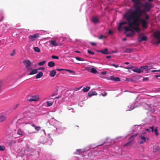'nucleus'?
<instances>
[{
  "label": "nucleus",
  "instance_id": "f257e3e1",
  "mask_svg": "<svg viewBox=\"0 0 160 160\" xmlns=\"http://www.w3.org/2000/svg\"><path fill=\"white\" fill-rule=\"evenodd\" d=\"M130 9L128 12L124 14L123 18H125L127 22H122L119 23L118 29L121 31L122 29V26L128 23V26L132 30H135L137 32L140 31V29L139 28V22L141 20L140 18L137 16L131 13Z\"/></svg>",
  "mask_w": 160,
  "mask_h": 160
},
{
  "label": "nucleus",
  "instance_id": "f03ea898",
  "mask_svg": "<svg viewBox=\"0 0 160 160\" xmlns=\"http://www.w3.org/2000/svg\"><path fill=\"white\" fill-rule=\"evenodd\" d=\"M135 10L130 11L131 13L140 18L143 14L150 11L152 8V3L148 2L143 4L140 0H132Z\"/></svg>",
  "mask_w": 160,
  "mask_h": 160
},
{
  "label": "nucleus",
  "instance_id": "7ed1b4c3",
  "mask_svg": "<svg viewBox=\"0 0 160 160\" xmlns=\"http://www.w3.org/2000/svg\"><path fill=\"white\" fill-rule=\"evenodd\" d=\"M122 29L125 30V33L127 37H131L133 36L135 33V32L133 30H132L128 26L122 27Z\"/></svg>",
  "mask_w": 160,
  "mask_h": 160
},
{
  "label": "nucleus",
  "instance_id": "20e7f679",
  "mask_svg": "<svg viewBox=\"0 0 160 160\" xmlns=\"http://www.w3.org/2000/svg\"><path fill=\"white\" fill-rule=\"evenodd\" d=\"M138 134L136 133L134 135H132L129 138V141L123 145V147H126L128 146H130L131 145L132 142L133 141L134 138L136 137L138 135Z\"/></svg>",
  "mask_w": 160,
  "mask_h": 160
},
{
  "label": "nucleus",
  "instance_id": "39448f33",
  "mask_svg": "<svg viewBox=\"0 0 160 160\" xmlns=\"http://www.w3.org/2000/svg\"><path fill=\"white\" fill-rule=\"evenodd\" d=\"M39 99V96L38 95L30 96L28 98V100L30 102L38 101Z\"/></svg>",
  "mask_w": 160,
  "mask_h": 160
},
{
  "label": "nucleus",
  "instance_id": "423d86ee",
  "mask_svg": "<svg viewBox=\"0 0 160 160\" xmlns=\"http://www.w3.org/2000/svg\"><path fill=\"white\" fill-rule=\"evenodd\" d=\"M154 37L157 40L155 44H158L160 43V32H155L154 34Z\"/></svg>",
  "mask_w": 160,
  "mask_h": 160
},
{
  "label": "nucleus",
  "instance_id": "0eeeda50",
  "mask_svg": "<svg viewBox=\"0 0 160 160\" xmlns=\"http://www.w3.org/2000/svg\"><path fill=\"white\" fill-rule=\"evenodd\" d=\"M39 37V34L38 33L35 34L33 35H30L28 36L29 39L32 41L35 40L37 38Z\"/></svg>",
  "mask_w": 160,
  "mask_h": 160
},
{
  "label": "nucleus",
  "instance_id": "6e6552de",
  "mask_svg": "<svg viewBox=\"0 0 160 160\" xmlns=\"http://www.w3.org/2000/svg\"><path fill=\"white\" fill-rule=\"evenodd\" d=\"M125 68L126 69H132V71L134 72H138L139 73H141L143 72L141 68H134H134L132 67L131 68L130 67H125Z\"/></svg>",
  "mask_w": 160,
  "mask_h": 160
},
{
  "label": "nucleus",
  "instance_id": "1a4fd4ad",
  "mask_svg": "<svg viewBox=\"0 0 160 160\" xmlns=\"http://www.w3.org/2000/svg\"><path fill=\"white\" fill-rule=\"evenodd\" d=\"M23 63L25 65L26 68H28V67H30L31 65V61L28 60H25L23 61Z\"/></svg>",
  "mask_w": 160,
  "mask_h": 160
},
{
  "label": "nucleus",
  "instance_id": "9d476101",
  "mask_svg": "<svg viewBox=\"0 0 160 160\" xmlns=\"http://www.w3.org/2000/svg\"><path fill=\"white\" fill-rule=\"evenodd\" d=\"M98 52H101L103 54L107 55L111 53L108 52V50L107 48H105L104 50H98L97 51Z\"/></svg>",
  "mask_w": 160,
  "mask_h": 160
},
{
  "label": "nucleus",
  "instance_id": "9b49d317",
  "mask_svg": "<svg viewBox=\"0 0 160 160\" xmlns=\"http://www.w3.org/2000/svg\"><path fill=\"white\" fill-rule=\"evenodd\" d=\"M142 26L143 28H146L148 26L147 25L148 23L146 21L145 19H142L141 20Z\"/></svg>",
  "mask_w": 160,
  "mask_h": 160
},
{
  "label": "nucleus",
  "instance_id": "f8f14e48",
  "mask_svg": "<svg viewBox=\"0 0 160 160\" xmlns=\"http://www.w3.org/2000/svg\"><path fill=\"white\" fill-rule=\"evenodd\" d=\"M138 39V42H140L142 41H146L147 40V38L145 36H143L142 37L139 36Z\"/></svg>",
  "mask_w": 160,
  "mask_h": 160
},
{
  "label": "nucleus",
  "instance_id": "ddd939ff",
  "mask_svg": "<svg viewBox=\"0 0 160 160\" xmlns=\"http://www.w3.org/2000/svg\"><path fill=\"white\" fill-rule=\"evenodd\" d=\"M97 94V93L95 91H90L88 93V96L90 97L93 95H96Z\"/></svg>",
  "mask_w": 160,
  "mask_h": 160
},
{
  "label": "nucleus",
  "instance_id": "4468645a",
  "mask_svg": "<svg viewBox=\"0 0 160 160\" xmlns=\"http://www.w3.org/2000/svg\"><path fill=\"white\" fill-rule=\"evenodd\" d=\"M50 44L54 46H57L58 45V43L55 40H52L50 41Z\"/></svg>",
  "mask_w": 160,
  "mask_h": 160
},
{
  "label": "nucleus",
  "instance_id": "2eb2a0df",
  "mask_svg": "<svg viewBox=\"0 0 160 160\" xmlns=\"http://www.w3.org/2000/svg\"><path fill=\"white\" fill-rule=\"evenodd\" d=\"M7 118L6 116L1 115L0 116V122H2L6 120Z\"/></svg>",
  "mask_w": 160,
  "mask_h": 160
},
{
  "label": "nucleus",
  "instance_id": "dca6fc26",
  "mask_svg": "<svg viewBox=\"0 0 160 160\" xmlns=\"http://www.w3.org/2000/svg\"><path fill=\"white\" fill-rule=\"evenodd\" d=\"M139 137L142 140L144 141V142H146L147 140L148 141L149 140L148 138H146L142 135H140L139 136Z\"/></svg>",
  "mask_w": 160,
  "mask_h": 160
},
{
  "label": "nucleus",
  "instance_id": "f3484780",
  "mask_svg": "<svg viewBox=\"0 0 160 160\" xmlns=\"http://www.w3.org/2000/svg\"><path fill=\"white\" fill-rule=\"evenodd\" d=\"M56 71L55 70L53 69L50 72V75L51 77H54L56 74Z\"/></svg>",
  "mask_w": 160,
  "mask_h": 160
},
{
  "label": "nucleus",
  "instance_id": "a211bd4d",
  "mask_svg": "<svg viewBox=\"0 0 160 160\" xmlns=\"http://www.w3.org/2000/svg\"><path fill=\"white\" fill-rule=\"evenodd\" d=\"M48 66L50 67H52L55 66V63L54 62L51 61L48 63Z\"/></svg>",
  "mask_w": 160,
  "mask_h": 160
},
{
  "label": "nucleus",
  "instance_id": "6ab92c4d",
  "mask_svg": "<svg viewBox=\"0 0 160 160\" xmlns=\"http://www.w3.org/2000/svg\"><path fill=\"white\" fill-rule=\"evenodd\" d=\"M92 19L93 22L94 23H97L99 22V19L96 17H92Z\"/></svg>",
  "mask_w": 160,
  "mask_h": 160
},
{
  "label": "nucleus",
  "instance_id": "aec40b11",
  "mask_svg": "<svg viewBox=\"0 0 160 160\" xmlns=\"http://www.w3.org/2000/svg\"><path fill=\"white\" fill-rule=\"evenodd\" d=\"M43 75V73L42 72H39L36 75V78L38 79L41 78Z\"/></svg>",
  "mask_w": 160,
  "mask_h": 160
},
{
  "label": "nucleus",
  "instance_id": "412c9836",
  "mask_svg": "<svg viewBox=\"0 0 160 160\" xmlns=\"http://www.w3.org/2000/svg\"><path fill=\"white\" fill-rule=\"evenodd\" d=\"M38 72L37 69H34L29 74H28V75H32L35 74Z\"/></svg>",
  "mask_w": 160,
  "mask_h": 160
},
{
  "label": "nucleus",
  "instance_id": "4be33fe9",
  "mask_svg": "<svg viewBox=\"0 0 160 160\" xmlns=\"http://www.w3.org/2000/svg\"><path fill=\"white\" fill-rule=\"evenodd\" d=\"M32 126L34 127L35 130L37 131H39L41 129V128L40 126H37L33 124H32Z\"/></svg>",
  "mask_w": 160,
  "mask_h": 160
},
{
  "label": "nucleus",
  "instance_id": "5701e85b",
  "mask_svg": "<svg viewBox=\"0 0 160 160\" xmlns=\"http://www.w3.org/2000/svg\"><path fill=\"white\" fill-rule=\"evenodd\" d=\"M141 69L142 70L145 69L147 70L150 69V68H148V66H142L141 67Z\"/></svg>",
  "mask_w": 160,
  "mask_h": 160
},
{
  "label": "nucleus",
  "instance_id": "b1692460",
  "mask_svg": "<svg viewBox=\"0 0 160 160\" xmlns=\"http://www.w3.org/2000/svg\"><path fill=\"white\" fill-rule=\"evenodd\" d=\"M133 49L131 48H127L126 49L125 51L124 52H125L130 53L132 52Z\"/></svg>",
  "mask_w": 160,
  "mask_h": 160
},
{
  "label": "nucleus",
  "instance_id": "393cba45",
  "mask_svg": "<svg viewBox=\"0 0 160 160\" xmlns=\"http://www.w3.org/2000/svg\"><path fill=\"white\" fill-rule=\"evenodd\" d=\"M91 72L93 73H96L97 72V70L94 68H92L91 69Z\"/></svg>",
  "mask_w": 160,
  "mask_h": 160
},
{
  "label": "nucleus",
  "instance_id": "a878e982",
  "mask_svg": "<svg viewBox=\"0 0 160 160\" xmlns=\"http://www.w3.org/2000/svg\"><path fill=\"white\" fill-rule=\"evenodd\" d=\"M90 87H87L86 88H84L83 89V91L84 92H87L90 89Z\"/></svg>",
  "mask_w": 160,
  "mask_h": 160
},
{
  "label": "nucleus",
  "instance_id": "bb28decb",
  "mask_svg": "<svg viewBox=\"0 0 160 160\" xmlns=\"http://www.w3.org/2000/svg\"><path fill=\"white\" fill-rule=\"evenodd\" d=\"M65 71H68L70 73H71L73 75H75V72L73 71L69 70V69H65Z\"/></svg>",
  "mask_w": 160,
  "mask_h": 160
},
{
  "label": "nucleus",
  "instance_id": "cd10ccee",
  "mask_svg": "<svg viewBox=\"0 0 160 160\" xmlns=\"http://www.w3.org/2000/svg\"><path fill=\"white\" fill-rule=\"evenodd\" d=\"M17 134L20 135L22 136V131L21 129H19L18 132Z\"/></svg>",
  "mask_w": 160,
  "mask_h": 160
},
{
  "label": "nucleus",
  "instance_id": "c85d7f7f",
  "mask_svg": "<svg viewBox=\"0 0 160 160\" xmlns=\"http://www.w3.org/2000/svg\"><path fill=\"white\" fill-rule=\"evenodd\" d=\"M34 50L35 52H40V49L38 47H35L34 48Z\"/></svg>",
  "mask_w": 160,
  "mask_h": 160
},
{
  "label": "nucleus",
  "instance_id": "c756f323",
  "mask_svg": "<svg viewBox=\"0 0 160 160\" xmlns=\"http://www.w3.org/2000/svg\"><path fill=\"white\" fill-rule=\"evenodd\" d=\"M154 132L155 133V134L156 136H158L159 134V133L158 132V130L157 128H155L154 129Z\"/></svg>",
  "mask_w": 160,
  "mask_h": 160
},
{
  "label": "nucleus",
  "instance_id": "7c9ffc66",
  "mask_svg": "<svg viewBox=\"0 0 160 160\" xmlns=\"http://www.w3.org/2000/svg\"><path fill=\"white\" fill-rule=\"evenodd\" d=\"M46 63V61H43L42 62H39L38 64V65L39 66H42L44 64Z\"/></svg>",
  "mask_w": 160,
  "mask_h": 160
},
{
  "label": "nucleus",
  "instance_id": "2f4dec72",
  "mask_svg": "<svg viewBox=\"0 0 160 160\" xmlns=\"http://www.w3.org/2000/svg\"><path fill=\"white\" fill-rule=\"evenodd\" d=\"M46 103H47V106L48 107L50 106L52 104V102L49 101H47Z\"/></svg>",
  "mask_w": 160,
  "mask_h": 160
},
{
  "label": "nucleus",
  "instance_id": "473e14b6",
  "mask_svg": "<svg viewBox=\"0 0 160 160\" xmlns=\"http://www.w3.org/2000/svg\"><path fill=\"white\" fill-rule=\"evenodd\" d=\"M134 78H127L126 80L128 82H133L134 81H133Z\"/></svg>",
  "mask_w": 160,
  "mask_h": 160
},
{
  "label": "nucleus",
  "instance_id": "72a5a7b5",
  "mask_svg": "<svg viewBox=\"0 0 160 160\" xmlns=\"http://www.w3.org/2000/svg\"><path fill=\"white\" fill-rule=\"evenodd\" d=\"M77 152H78L79 153H82L84 152L85 150L83 149H77Z\"/></svg>",
  "mask_w": 160,
  "mask_h": 160
},
{
  "label": "nucleus",
  "instance_id": "f704fd0d",
  "mask_svg": "<svg viewBox=\"0 0 160 160\" xmlns=\"http://www.w3.org/2000/svg\"><path fill=\"white\" fill-rule=\"evenodd\" d=\"M75 58L77 60H78V61H84V59H83L81 58H79V57H76Z\"/></svg>",
  "mask_w": 160,
  "mask_h": 160
},
{
  "label": "nucleus",
  "instance_id": "c9c22d12",
  "mask_svg": "<svg viewBox=\"0 0 160 160\" xmlns=\"http://www.w3.org/2000/svg\"><path fill=\"white\" fill-rule=\"evenodd\" d=\"M5 148L3 146L0 145V150L4 151L5 150Z\"/></svg>",
  "mask_w": 160,
  "mask_h": 160
},
{
  "label": "nucleus",
  "instance_id": "e433bc0d",
  "mask_svg": "<svg viewBox=\"0 0 160 160\" xmlns=\"http://www.w3.org/2000/svg\"><path fill=\"white\" fill-rule=\"evenodd\" d=\"M88 52L90 54L93 55L94 54V52L92 51L91 50H88Z\"/></svg>",
  "mask_w": 160,
  "mask_h": 160
},
{
  "label": "nucleus",
  "instance_id": "4c0bfd02",
  "mask_svg": "<svg viewBox=\"0 0 160 160\" xmlns=\"http://www.w3.org/2000/svg\"><path fill=\"white\" fill-rule=\"evenodd\" d=\"M15 50H13L12 53L10 54V55L12 56H13L15 55Z\"/></svg>",
  "mask_w": 160,
  "mask_h": 160
},
{
  "label": "nucleus",
  "instance_id": "58836bf2",
  "mask_svg": "<svg viewBox=\"0 0 160 160\" xmlns=\"http://www.w3.org/2000/svg\"><path fill=\"white\" fill-rule=\"evenodd\" d=\"M116 78L114 77V76H110V79L112 80V81H115V78Z\"/></svg>",
  "mask_w": 160,
  "mask_h": 160
},
{
  "label": "nucleus",
  "instance_id": "ea45409f",
  "mask_svg": "<svg viewBox=\"0 0 160 160\" xmlns=\"http://www.w3.org/2000/svg\"><path fill=\"white\" fill-rule=\"evenodd\" d=\"M145 20H149V15L148 14H146V17H145Z\"/></svg>",
  "mask_w": 160,
  "mask_h": 160
},
{
  "label": "nucleus",
  "instance_id": "a19ab883",
  "mask_svg": "<svg viewBox=\"0 0 160 160\" xmlns=\"http://www.w3.org/2000/svg\"><path fill=\"white\" fill-rule=\"evenodd\" d=\"M52 58L53 59H58L59 57L57 56L53 55L52 56Z\"/></svg>",
  "mask_w": 160,
  "mask_h": 160
},
{
  "label": "nucleus",
  "instance_id": "79ce46f5",
  "mask_svg": "<svg viewBox=\"0 0 160 160\" xmlns=\"http://www.w3.org/2000/svg\"><path fill=\"white\" fill-rule=\"evenodd\" d=\"M38 70H42L44 71L45 70V68L43 67H40L37 69Z\"/></svg>",
  "mask_w": 160,
  "mask_h": 160
},
{
  "label": "nucleus",
  "instance_id": "37998d69",
  "mask_svg": "<svg viewBox=\"0 0 160 160\" xmlns=\"http://www.w3.org/2000/svg\"><path fill=\"white\" fill-rule=\"evenodd\" d=\"M105 36L103 35H102L98 38L99 39H102L104 38H105Z\"/></svg>",
  "mask_w": 160,
  "mask_h": 160
},
{
  "label": "nucleus",
  "instance_id": "c03bdc74",
  "mask_svg": "<svg viewBox=\"0 0 160 160\" xmlns=\"http://www.w3.org/2000/svg\"><path fill=\"white\" fill-rule=\"evenodd\" d=\"M120 81V79L119 78L117 77L115 78V81Z\"/></svg>",
  "mask_w": 160,
  "mask_h": 160
},
{
  "label": "nucleus",
  "instance_id": "a18cd8bd",
  "mask_svg": "<svg viewBox=\"0 0 160 160\" xmlns=\"http://www.w3.org/2000/svg\"><path fill=\"white\" fill-rule=\"evenodd\" d=\"M150 128L151 129L152 132H154V127L153 126L150 127Z\"/></svg>",
  "mask_w": 160,
  "mask_h": 160
},
{
  "label": "nucleus",
  "instance_id": "49530a36",
  "mask_svg": "<svg viewBox=\"0 0 160 160\" xmlns=\"http://www.w3.org/2000/svg\"><path fill=\"white\" fill-rule=\"evenodd\" d=\"M90 43L92 46H96V45H97L94 42H90Z\"/></svg>",
  "mask_w": 160,
  "mask_h": 160
},
{
  "label": "nucleus",
  "instance_id": "de8ad7c7",
  "mask_svg": "<svg viewBox=\"0 0 160 160\" xmlns=\"http://www.w3.org/2000/svg\"><path fill=\"white\" fill-rule=\"evenodd\" d=\"M152 72H160V69L158 70H152L151 71Z\"/></svg>",
  "mask_w": 160,
  "mask_h": 160
},
{
  "label": "nucleus",
  "instance_id": "09e8293b",
  "mask_svg": "<svg viewBox=\"0 0 160 160\" xmlns=\"http://www.w3.org/2000/svg\"><path fill=\"white\" fill-rule=\"evenodd\" d=\"M56 70L58 71H65V69H58L57 68L56 69Z\"/></svg>",
  "mask_w": 160,
  "mask_h": 160
},
{
  "label": "nucleus",
  "instance_id": "8fccbe9b",
  "mask_svg": "<svg viewBox=\"0 0 160 160\" xmlns=\"http://www.w3.org/2000/svg\"><path fill=\"white\" fill-rule=\"evenodd\" d=\"M155 77L157 78L160 79V75H155Z\"/></svg>",
  "mask_w": 160,
  "mask_h": 160
},
{
  "label": "nucleus",
  "instance_id": "3c124183",
  "mask_svg": "<svg viewBox=\"0 0 160 160\" xmlns=\"http://www.w3.org/2000/svg\"><path fill=\"white\" fill-rule=\"evenodd\" d=\"M109 34L112 35L113 34V32L111 30H110L108 31Z\"/></svg>",
  "mask_w": 160,
  "mask_h": 160
},
{
  "label": "nucleus",
  "instance_id": "603ef678",
  "mask_svg": "<svg viewBox=\"0 0 160 160\" xmlns=\"http://www.w3.org/2000/svg\"><path fill=\"white\" fill-rule=\"evenodd\" d=\"M27 69L28 71H30L31 70H32V68H30V67H28V68H26Z\"/></svg>",
  "mask_w": 160,
  "mask_h": 160
},
{
  "label": "nucleus",
  "instance_id": "864d4df0",
  "mask_svg": "<svg viewBox=\"0 0 160 160\" xmlns=\"http://www.w3.org/2000/svg\"><path fill=\"white\" fill-rule=\"evenodd\" d=\"M111 65H112V66H113L115 67V68H118V65H116L114 64H112Z\"/></svg>",
  "mask_w": 160,
  "mask_h": 160
},
{
  "label": "nucleus",
  "instance_id": "5fc2aeb1",
  "mask_svg": "<svg viewBox=\"0 0 160 160\" xmlns=\"http://www.w3.org/2000/svg\"><path fill=\"white\" fill-rule=\"evenodd\" d=\"M19 105V104H18L16 105V106H15V107H14V109H15L17 108Z\"/></svg>",
  "mask_w": 160,
  "mask_h": 160
},
{
  "label": "nucleus",
  "instance_id": "6e6d98bb",
  "mask_svg": "<svg viewBox=\"0 0 160 160\" xmlns=\"http://www.w3.org/2000/svg\"><path fill=\"white\" fill-rule=\"evenodd\" d=\"M107 73V72L106 71H104V72H101V74L103 75H105Z\"/></svg>",
  "mask_w": 160,
  "mask_h": 160
},
{
  "label": "nucleus",
  "instance_id": "4d7b16f0",
  "mask_svg": "<svg viewBox=\"0 0 160 160\" xmlns=\"http://www.w3.org/2000/svg\"><path fill=\"white\" fill-rule=\"evenodd\" d=\"M2 85V82L0 81V92L1 91V86Z\"/></svg>",
  "mask_w": 160,
  "mask_h": 160
},
{
  "label": "nucleus",
  "instance_id": "13d9d810",
  "mask_svg": "<svg viewBox=\"0 0 160 160\" xmlns=\"http://www.w3.org/2000/svg\"><path fill=\"white\" fill-rule=\"evenodd\" d=\"M145 130L146 131H147V132H151V130H150V129H148V128L145 129Z\"/></svg>",
  "mask_w": 160,
  "mask_h": 160
},
{
  "label": "nucleus",
  "instance_id": "bf43d9fd",
  "mask_svg": "<svg viewBox=\"0 0 160 160\" xmlns=\"http://www.w3.org/2000/svg\"><path fill=\"white\" fill-rule=\"evenodd\" d=\"M90 68L89 67H88L86 68V69L89 71L90 69Z\"/></svg>",
  "mask_w": 160,
  "mask_h": 160
},
{
  "label": "nucleus",
  "instance_id": "052dcab7",
  "mask_svg": "<svg viewBox=\"0 0 160 160\" xmlns=\"http://www.w3.org/2000/svg\"><path fill=\"white\" fill-rule=\"evenodd\" d=\"M101 94L102 95L103 97H105V96H106L107 95V92H105V93H104V95L102 94V93H101Z\"/></svg>",
  "mask_w": 160,
  "mask_h": 160
},
{
  "label": "nucleus",
  "instance_id": "680f3d73",
  "mask_svg": "<svg viewBox=\"0 0 160 160\" xmlns=\"http://www.w3.org/2000/svg\"><path fill=\"white\" fill-rule=\"evenodd\" d=\"M145 142H144V141H141L140 142V144H143Z\"/></svg>",
  "mask_w": 160,
  "mask_h": 160
},
{
  "label": "nucleus",
  "instance_id": "e2e57ef3",
  "mask_svg": "<svg viewBox=\"0 0 160 160\" xmlns=\"http://www.w3.org/2000/svg\"><path fill=\"white\" fill-rule=\"evenodd\" d=\"M148 79L147 78H144V80H148Z\"/></svg>",
  "mask_w": 160,
  "mask_h": 160
},
{
  "label": "nucleus",
  "instance_id": "0e129e2a",
  "mask_svg": "<svg viewBox=\"0 0 160 160\" xmlns=\"http://www.w3.org/2000/svg\"><path fill=\"white\" fill-rule=\"evenodd\" d=\"M111 58V56H106V58Z\"/></svg>",
  "mask_w": 160,
  "mask_h": 160
},
{
  "label": "nucleus",
  "instance_id": "69168bd1",
  "mask_svg": "<svg viewBox=\"0 0 160 160\" xmlns=\"http://www.w3.org/2000/svg\"><path fill=\"white\" fill-rule=\"evenodd\" d=\"M75 52H76V53H80V52H79L78 51H75Z\"/></svg>",
  "mask_w": 160,
  "mask_h": 160
},
{
  "label": "nucleus",
  "instance_id": "338daca9",
  "mask_svg": "<svg viewBox=\"0 0 160 160\" xmlns=\"http://www.w3.org/2000/svg\"><path fill=\"white\" fill-rule=\"evenodd\" d=\"M127 39L126 38H124L123 39V41H125Z\"/></svg>",
  "mask_w": 160,
  "mask_h": 160
},
{
  "label": "nucleus",
  "instance_id": "774afa93",
  "mask_svg": "<svg viewBox=\"0 0 160 160\" xmlns=\"http://www.w3.org/2000/svg\"><path fill=\"white\" fill-rule=\"evenodd\" d=\"M125 64H129V62H126L125 63Z\"/></svg>",
  "mask_w": 160,
  "mask_h": 160
}]
</instances>
